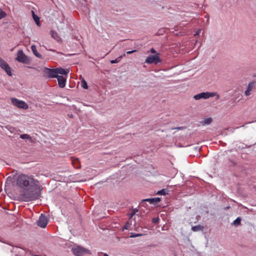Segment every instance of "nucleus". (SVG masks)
I'll return each mask as SVG.
<instances>
[{
    "mask_svg": "<svg viewBox=\"0 0 256 256\" xmlns=\"http://www.w3.org/2000/svg\"><path fill=\"white\" fill-rule=\"evenodd\" d=\"M17 184L24 190V196L27 200L34 199L32 192L38 187V181L33 177L26 174H20L17 179Z\"/></svg>",
    "mask_w": 256,
    "mask_h": 256,
    "instance_id": "1",
    "label": "nucleus"
},
{
    "mask_svg": "<svg viewBox=\"0 0 256 256\" xmlns=\"http://www.w3.org/2000/svg\"><path fill=\"white\" fill-rule=\"evenodd\" d=\"M12 252H18L20 256L25 254V250L18 247H14L12 248Z\"/></svg>",
    "mask_w": 256,
    "mask_h": 256,
    "instance_id": "13",
    "label": "nucleus"
},
{
    "mask_svg": "<svg viewBox=\"0 0 256 256\" xmlns=\"http://www.w3.org/2000/svg\"><path fill=\"white\" fill-rule=\"evenodd\" d=\"M216 96V100H218L220 95L216 92H203L194 96V98L196 100L201 99L206 100L210 98Z\"/></svg>",
    "mask_w": 256,
    "mask_h": 256,
    "instance_id": "3",
    "label": "nucleus"
},
{
    "mask_svg": "<svg viewBox=\"0 0 256 256\" xmlns=\"http://www.w3.org/2000/svg\"><path fill=\"white\" fill-rule=\"evenodd\" d=\"M56 78H58L59 86L61 88H64L66 86V78H64L63 76H58Z\"/></svg>",
    "mask_w": 256,
    "mask_h": 256,
    "instance_id": "10",
    "label": "nucleus"
},
{
    "mask_svg": "<svg viewBox=\"0 0 256 256\" xmlns=\"http://www.w3.org/2000/svg\"><path fill=\"white\" fill-rule=\"evenodd\" d=\"M134 214V212H132L131 213L129 212V219L130 218H130L132 217Z\"/></svg>",
    "mask_w": 256,
    "mask_h": 256,
    "instance_id": "29",
    "label": "nucleus"
},
{
    "mask_svg": "<svg viewBox=\"0 0 256 256\" xmlns=\"http://www.w3.org/2000/svg\"><path fill=\"white\" fill-rule=\"evenodd\" d=\"M50 33H51L52 36L54 40H56V41L60 42L62 40L61 38H60V36H58V34L56 32H54L53 30H51Z\"/></svg>",
    "mask_w": 256,
    "mask_h": 256,
    "instance_id": "14",
    "label": "nucleus"
},
{
    "mask_svg": "<svg viewBox=\"0 0 256 256\" xmlns=\"http://www.w3.org/2000/svg\"><path fill=\"white\" fill-rule=\"evenodd\" d=\"M122 58V56H119L118 58H116V60H110V63L111 64L118 63L120 60V59Z\"/></svg>",
    "mask_w": 256,
    "mask_h": 256,
    "instance_id": "23",
    "label": "nucleus"
},
{
    "mask_svg": "<svg viewBox=\"0 0 256 256\" xmlns=\"http://www.w3.org/2000/svg\"><path fill=\"white\" fill-rule=\"evenodd\" d=\"M12 103L19 108L27 110L28 108V104L24 101L20 100L16 98H11Z\"/></svg>",
    "mask_w": 256,
    "mask_h": 256,
    "instance_id": "5",
    "label": "nucleus"
},
{
    "mask_svg": "<svg viewBox=\"0 0 256 256\" xmlns=\"http://www.w3.org/2000/svg\"><path fill=\"white\" fill-rule=\"evenodd\" d=\"M109 256L108 254H104V253H100L99 255V256Z\"/></svg>",
    "mask_w": 256,
    "mask_h": 256,
    "instance_id": "30",
    "label": "nucleus"
},
{
    "mask_svg": "<svg viewBox=\"0 0 256 256\" xmlns=\"http://www.w3.org/2000/svg\"><path fill=\"white\" fill-rule=\"evenodd\" d=\"M254 83L253 82H250L248 84L246 90L244 92V94L246 96H248L251 94V92H252L253 88H254Z\"/></svg>",
    "mask_w": 256,
    "mask_h": 256,
    "instance_id": "11",
    "label": "nucleus"
},
{
    "mask_svg": "<svg viewBox=\"0 0 256 256\" xmlns=\"http://www.w3.org/2000/svg\"><path fill=\"white\" fill-rule=\"evenodd\" d=\"M160 198H146L143 200V202H148L150 204H156L160 202Z\"/></svg>",
    "mask_w": 256,
    "mask_h": 256,
    "instance_id": "12",
    "label": "nucleus"
},
{
    "mask_svg": "<svg viewBox=\"0 0 256 256\" xmlns=\"http://www.w3.org/2000/svg\"><path fill=\"white\" fill-rule=\"evenodd\" d=\"M32 17H33V18H34V22H36V25L38 26H40V22L39 17L34 14V11H32Z\"/></svg>",
    "mask_w": 256,
    "mask_h": 256,
    "instance_id": "18",
    "label": "nucleus"
},
{
    "mask_svg": "<svg viewBox=\"0 0 256 256\" xmlns=\"http://www.w3.org/2000/svg\"><path fill=\"white\" fill-rule=\"evenodd\" d=\"M201 30H202L201 29H199V30H198L194 34V36H197V35H198V34H200V32H201Z\"/></svg>",
    "mask_w": 256,
    "mask_h": 256,
    "instance_id": "28",
    "label": "nucleus"
},
{
    "mask_svg": "<svg viewBox=\"0 0 256 256\" xmlns=\"http://www.w3.org/2000/svg\"><path fill=\"white\" fill-rule=\"evenodd\" d=\"M32 50V51L34 54L38 58H41L42 56L37 52L36 46L32 45L31 46Z\"/></svg>",
    "mask_w": 256,
    "mask_h": 256,
    "instance_id": "17",
    "label": "nucleus"
},
{
    "mask_svg": "<svg viewBox=\"0 0 256 256\" xmlns=\"http://www.w3.org/2000/svg\"><path fill=\"white\" fill-rule=\"evenodd\" d=\"M20 138L22 139H28L31 140V137L28 134H22L20 135Z\"/></svg>",
    "mask_w": 256,
    "mask_h": 256,
    "instance_id": "22",
    "label": "nucleus"
},
{
    "mask_svg": "<svg viewBox=\"0 0 256 256\" xmlns=\"http://www.w3.org/2000/svg\"><path fill=\"white\" fill-rule=\"evenodd\" d=\"M150 52L152 53V54H156V51L153 48H152L151 50H150Z\"/></svg>",
    "mask_w": 256,
    "mask_h": 256,
    "instance_id": "31",
    "label": "nucleus"
},
{
    "mask_svg": "<svg viewBox=\"0 0 256 256\" xmlns=\"http://www.w3.org/2000/svg\"><path fill=\"white\" fill-rule=\"evenodd\" d=\"M159 55V54H156V55L149 56L146 60L145 62L148 64H158L161 62Z\"/></svg>",
    "mask_w": 256,
    "mask_h": 256,
    "instance_id": "6",
    "label": "nucleus"
},
{
    "mask_svg": "<svg viewBox=\"0 0 256 256\" xmlns=\"http://www.w3.org/2000/svg\"><path fill=\"white\" fill-rule=\"evenodd\" d=\"M16 60L18 62L26 64L28 62V57L25 55L22 50H19L17 53Z\"/></svg>",
    "mask_w": 256,
    "mask_h": 256,
    "instance_id": "8",
    "label": "nucleus"
},
{
    "mask_svg": "<svg viewBox=\"0 0 256 256\" xmlns=\"http://www.w3.org/2000/svg\"><path fill=\"white\" fill-rule=\"evenodd\" d=\"M6 16V13L0 9V20L4 18Z\"/></svg>",
    "mask_w": 256,
    "mask_h": 256,
    "instance_id": "25",
    "label": "nucleus"
},
{
    "mask_svg": "<svg viewBox=\"0 0 256 256\" xmlns=\"http://www.w3.org/2000/svg\"><path fill=\"white\" fill-rule=\"evenodd\" d=\"M158 220H159V218H153V219H152V222H154V223L158 222Z\"/></svg>",
    "mask_w": 256,
    "mask_h": 256,
    "instance_id": "27",
    "label": "nucleus"
},
{
    "mask_svg": "<svg viewBox=\"0 0 256 256\" xmlns=\"http://www.w3.org/2000/svg\"><path fill=\"white\" fill-rule=\"evenodd\" d=\"M128 222H126V224H125V226H124V229H126H126L128 228Z\"/></svg>",
    "mask_w": 256,
    "mask_h": 256,
    "instance_id": "32",
    "label": "nucleus"
},
{
    "mask_svg": "<svg viewBox=\"0 0 256 256\" xmlns=\"http://www.w3.org/2000/svg\"><path fill=\"white\" fill-rule=\"evenodd\" d=\"M212 122V118H204L202 121L200 122L202 126L208 125Z\"/></svg>",
    "mask_w": 256,
    "mask_h": 256,
    "instance_id": "16",
    "label": "nucleus"
},
{
    "mask_svg": "<svg viewBox=\"0 0 256 256\" xmlns=\"http://www.w3.org/2000/svg\"><path fill=\"white\" fill-rule=\"evenodd\" d=\"M133 52H134V50H131V51L129 50L128 53H129V54H130L132 53Z\"/></svg>",
    "mask_w": 256,
    "mask_h": 256,
    "instance_id": "34",
    "label": "nucleus"
},
{
    "mask_svg": "<svg viewBox=\"0 0 256 256\" xmlns=\"http://www.w3.org/2000/svg\"><path fill=\"white\" fill-rule=\"evenodd\" d=\"M158 194L164 196L168 194V190L165 189H162L157 192Z\"/></svg>",
    "mask_w": 256,
    "mask_h": 256,
    "instance_id": "21",
    "label": "nucleus"
},
{
    "mask_svg": "<svg viewBox=\"0 0 256 256\" xmlns=\"http://www.w3.org/2000/svg\"><path fill=\"white\" fill-rule=\"evenodd\" d=\"M74 254L76 256H84V254H91L90 250L80 246H76L72 248Z\"/></svg>",
    "mask_w": 256,
    "mask_h": 256,
    "instance_id": "4",
    "label": "nucleus"
},
{
    "mask_svg": "<svg viewBox=\"0 0 256 256\" xmlns=\"http://www.w3.org/2000/svg\"><path fill=\"white\" fill-rule=\"evenodd\" d=\"M204 229V226L200 225H198L192 226V230L194 232H198Z\"/></svg>",
    "mask_w": 256,
    "mask_h": 256,
    "instance_id": "19",
    "label": "nucleus"
},
{
    "mask_svg": "<svg viewBox=\"0 0 256 256\" xmlns=\"http://www.w3.org/2000/svg\"><path fill=\"white\" fill-rule=\"evenodd\" d=\"M37 224L39 226L42 228H46L48 224V220L46 217L42 214L37 222Z\"/></svg>",
    "mask_w": 256,
    "mask_h": 256,
    "instance_id": "9",
    "label": "nucleus"
},
{
    "mask_svg": "<svg viewBox=\"0 0 256 256\" xmlns=\"http://www.w3.org/2000/svg\"><path fill=\"white\" fill-rule=\"evenodd\" d=\"M0 67L6 72L8 75L9 76H11L12 75L10 67L6 61L0 58Z\"/></svg>",
    "mask_w": 256,
    "mask_h": 256,
    "instance_id": "7",
    "label": "nucleus"
},
{
    "mask_svg": "<svg viewBox=\"0 0 256 256\" xmlns=\"http://www.w3.org/2000/svg\"><path fill=\"white\" fill-rule=\"evenodd\" d=\"M80 86L84 89L86 90V89L88 88V84H87V82H86V81L84 79H82L81 80Z\"/></svg>",
    "mask_w": 256,
    "mask_h": 256,
    "instance_id": "20",
    "label": "nucleus"
},
{
    "mask_svg": "<svg viewBox=\"0 0 256 256\" xmlns=\"http://www.w3.org/2000/svg\"><path fill=\"white\" fill-rule=\"evenodd\" d=\"M72 164L76 168H80V162L78 159L75 158L72 162Z\"/></svg>",
    "mask_w": 256,
    "mask_h": 256,
    "instance_id": "15",
    "label": "nucleus"
},
{
    "mask_svg": "<svg viewBox=\"0 0 256 256\" xmlns=\"http://www.w3.org/2000/svg\"><path fill=\"white\" fill-rule=\"evenodd\" d=\"M182 128V127H178V128H172V130H175V129L181 130Z\"/></svg>",
    "mask_w": 256,
    "mask_h": 256,
    "instance_id": "33",
    "label": "nucleus"
},
{
    "mask_svg": "<svg viewBox=\"0 0 256 256\" xmlns=\"http://www.w3.org/2000/svg\"><path fill=\"white\" fill-rule=\"evenodd\" d=\"M142 236V234H134V233H131L130 237L134 238V237H136V236Z\"/></svg>",
    "mask_w": 256,
    "mask_h": 256,
    "instance_id": "26",
    "label": "nucleus"
},
{
    "mask_svg": "<svg viewBox=\"0 0 256 256\" xmlns=\"http://www.w3.org/2000/svg\"><path fill=\"white\" fill-rule=\"evenodd\" d=\"M241 222V218H238L236 220H234L233 222V224L235 226H238L240 224Z\"/></svg>",
    "mask_w": 256,
    "mask_h": 256,
    "instance_id": "24",
    "label": "nucleus"
},
{
    "mask_svg": "<svg viewBox=\"0 0 256 256\" xmlns=\"http://www.w3.org/2000/svg\"><path fill=\"white\" fill-rule=\"evenodd\" d=\"M44 72L50 78H56L58 74L66 76L69 72V70H65L62 68H56L51 69L48 68H44Z\"/></svg>",
    "mask_w": 256,
    "mask_h": 256,
    "instance_id": "2",
    "label": "nucleus"
}]
</instances>
